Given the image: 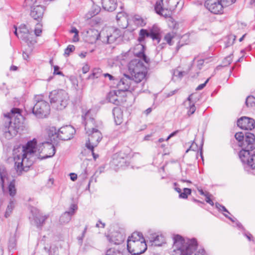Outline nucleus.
Returning a JSON list of instances; mask_svg holds the SVG:
<instances>
[{"label":"nucleus","instance_id":"f257e3e1","mask_svg":"<svg viewBox=\"0 0 255 255\" xmlns=\"http://www.w3.org/2000/svg\"><path fill=\"white\" fill-rule=\"evenodd\" d=\"M55 151V147L51 142L45 141L37 144L35 139L30 140L23 146L22 154L14 156L15 169L19 173L26 172L36 158L43 160L51 157Z\"/></svg>","mask_w":255,"mask_h":255},{"label":"nucleus","instance_id":"f03ea898","mask_svg":"<svg viewBox=\"0 0 255 255\" xmlns=\"http://www.w3.org/2000/svg\"><path fill=\"white\" fill-rule=\"evenodd\" d=\"M95 113L93 110H88L82 118L84 120L85 129L88 136V140L86 143V147L92 152L93 158L96 160L99 156L94 152V148L96 146L102 138L101 131L97 128V125L94 116Z\"/></svg>","mask_w":255,"mask_h":255},{"label":"nucleus","instance_id":"7ed1b4c3","mask_svg":"<svg viewBox=\"0 0 255 255\" xmlns=\"http://www.w3.org/2000/svg\"><path fill=\"white\" fill-rule=\"evenodd\" d=\"M23 119L21 110L19 108H12L10 113L4 115V124L2 130L5 138L9 139L16 135Z\"/></svg>","mask_w":255,"mask_h":255},{"label":"nucleus","instance_id":"20e7f679","mask_svg":"<svg viewBox=\"0 0 255 255\" xmlns=\"http://www.w3.org/2000/svg\"><path fill=\"white\" fill-rule=\"evenodd\" d=\"M173 255H190L197 248V242L195 239H188L187 241L180 235L173 237Z\"/></svg>","mask_w":255,"mask_h":255},{"label":"nucleus","instance_id":"39448f33","mask_svg":"<svg viewBox=\"0 0 255 255\" xmlns=\"http://www.w3.org/2000/svg\"><path fill=\"white\" fill-rule=\"evenodd\" d=\"M127 249L132 255H140L145 252L147 246L142 233L135 232L128 237Z\"/></svg>","mask_w":255,"mask_h":255},{"label":"nucleus","instance_id":"423d86ee","mask_svg":"<svg viewBox=\"0 0 255 255\" xmlns=\"http://www.w3.org/2000/svg\"><path fill=\"white\" fill-rule=\"evenodd\" d=\"M49 98L53 107L58 110L64 109L67 107L69 100L68 93L61 89L54 90L50 92Z\"/></svg>","mask_w":255,"mask_h":255},{"label":"nucleus","instance_id":"0eeeda50","mask_svg":"<svg viewBox=\"0 0 255 255\" xmlns=\"http://www.w3.org/2000/svg\"><path fill=\"white\" fill-rule=\"evenodd\" d=\"M14 28L15 29L14 34L27 44L31 51L33 48L34 45L36 43L32 31H30L25 24H21L18 29L15 25H14Z\"/></svg>","mask_w":255,"mask_h":255},{"label":"nucleus","instance_id":"6e6552de","mask_svg":"<svg viewBox=\"0 0 255 255\" xmlns=\"http://www.w3.org/2000/svg\"><path fill=\"white\" fill-rule=\"evenodd\" d=\"M95 34L94 40H101L102 42L107 44H111L116 42L122 35L121 30L118 28H112L106 31L99 32L98 30L93 31Z\"/></svg>","mask_w":255,"mask_h":255},{"label":"nucleus","instance_id":"1a4fd4ad","mask_svg":"<svg viewBox=\"0 0 255 255\" xmlns=\"http://www.w3.org/2000/svg\"><path fill=\"white\" fill-rule=\"evenodd\" d=\"M130 152V149L127 148L125 150L115 154L113 158L112 164L117 169L124 168L128 166L129 162L127 160V158L129 156Z\"/></svg>","mask_w":255,"mask_h":255},{"label":"nucleus","instance_id":"9d476101","mask_svg":"<svg viewBox=\"0 0 255 255\" xmlns=\"http://www.w3.org/2000/svg\"><path fill=\"white\" fill-rule=\"evenodd\" d=\"M50 108L46 101H40L36 103L32 108V113L38 118H45L49 114Z\"/></svg>","mask_w":255,"mask_h":255},{"label":"nucleus","instance_id":"9b49d317","mask_svg":"<svg viewBox=\"0 0 255 255\" xmlns=\"http://www.w3.org/2000/svg\"><path fill=\"white\" fill-rule=\"evenodd\" d=\"M30 211L32 215L34 224L38 229L41 230L45 224V221L48 218L49 215H43L38 209L33 207L31 208Z\"/></svg>","mask_w":255,"mask_h":255},{"label":"nucleus","instance_id":"f8f14e48","mask_svg":"<svg viewBox=\"0 0 255 255\" xmlns=\"http://www.w3.org/2000/svg\"><path fill=\"white\" fill-rule=\"evenodd\" d=\"M75 132V130L72 126H66L58 130L57 137L63 140H68L73 137Z\"/></svg>","mask_w":255,"mask_h":255},{"label":"nucleus","instance_id":"ddd939ff","mask_svg":"<svg viewBox=\"0 0 255 255\" xmlns=\"http://www.w3.org/2000/svg\"><path fill=\"white\" fill-rule=\"evenodd\" d=\"M240 158L244 164H247L253 169H255V153L246 150H241L239 154Z\"/></svg>","mask_w":255,"mask_h":255},{"label":"nucleus","instance_id":"4468645a","mask_svg":"<svg viewBox=\"0 0 255 255\" xmlns=\"http://www.w3.org/2000/svg\"><path fill=\"white\" fill-rule=\"evenodd\" d=\"M242 150L249 151L255 149V136L251 132L245 133L244 140L241 143Z\"/></svg>","mask_w":255,"mask_h":255},{"label":"nucleus","instance_id":"2eb2a0df","mask_svg":"<svg viewBox=\"0 0 255 255\" xmlns=\"http://www.w3.org/2000/svg\"><path fill=\"white\" fill-rule=\"evenodd\" d=\"M205 6L212 13L214 14L222 13L224 7L220 1L205 0Z\"/></svg>","mask_w":255,"mask_h":255},{"label":"nucleus","instance_id":"dca6fc26","mask_svg":"<svg viewBox=\"0 0 255 255\" xmlns=\"http://www.w3.org/2000/svg\"><path fill=\"white\" fill-rule=\"evenodd\" d=\"M114 84H117V87L119 91L125 92L128 90L132 84H133L131 79L128 75H125V76L119 81L116 80Z\"/></svg>","mask_w":255,"mask_h":255},{"label":"nucleus","instance_id":"f3484780","mask_svg":"<svg viewBox=\"0 0 255 255\" xmlns=\"http://www.w3.org/2000/svg\"><path fill=\"white\" fill-rule=\"evenodd\" d=\"M237 125L242 129L252 130L255 127V121L247 117H242L237 121Z\"/></svg>","mask_w":255,"mask_h":255},{"label":"nucleus","instance_id":"a211bd4d","mask_svg":"<svg viewBox=\"0 0 255 255\" xmlns=\"http://www.w3.org/2000/svg\"><path fill=\"white\" fill-rule=\"evenodd\" d=\"M128 68L131 72L144 71L145 66L141 59H135L132 60L128 64Z\"/></svg>","mask_w":255,"mask_h":255},{"label":"nucleus","instance_id":"6ab92c4d","mask_svg":"<svg viewBox=\"0 0 255 255\" xmlns=\"http://www.w3.org/2000/svg\"><path fill=\"white\" fill-rule=\"evenodd\" d=\"M31 8L30 15L34 19L39 20L43 17L44 8L40 5H36Z\"/></svg>","mask_w":255,"mask_h":255},{"label":"nucleus","instance_id":"aec40b11","mask_svg":"<svg viewBox=\"0 0 255 255\" xmlns=\"http://www.w3.org/2000/svg\"><path fill=\"white\" fill-rule=\"evenodd\" d=\"M162 4V0L157 1L154 6L155 10L158 14L163 16L166 18L168 17L170 15L169 8H168V7H163Z\"/></svg>","mask_w":255,"mask_h":255},{"label":"nucleus","instance_id":"412c9836","mask_svg":"<svg viewBox=\"0 0 255 255\" xmlns=\"http://www.w3.org/2000/svg\"><path fill=\"white\" fill-rule=\"evenodd\" d=\"M151 35V39L153 41H156L158 44L161 40V29L156 25H153L151 27L148 28Z\"/></svg>","mask_w":255,"mask_h":255},{"label":"nucleus","instance_id":"4be33fe9","mask_svg":"<svg viewBox=\"0 0 255 255\" xmlns=\"http://www.w3.org/2000/svg\"><path fill=\"white\" fill-rule=\"evenodd\" d=\"M102 7L107 11H113L117 6V0H102Z\"/></svg>","mask_w":255,"mask_h":255},{"label":"nucleus","instance_id":"5701e85b","mask_svg":"<svg viewBox=\"0 0 255 255\" xmlns=\"http://www.w3.org/2000/svg\"><path fill=\"white\" fill-rule=\"evenodd\" d=\"M113 115L114 117L115 122L117 125H119L123 122V112L119 107H115L113 109Z\"/></svg>","mask_w":255,"mask_h":255},{"label":"nucleus","instance_id":"b1692460","mask_svg":"<svg viewBox=\"0 0 255 255\" xmlns=\"http://www.w3.org/2000/svg\"><path fill=\"white\" fill-rule=\"evenodd\" d=\"M164 40L170 46L173 45L175 41L178 40L176 32L171 31L165 34Z\"/></svg>","mask_w":255,"mask_h":255},{"label":"nucleus","instance_id":"393cba45","mask_svg":"<svg viewBox=\"0 0 255 255\" xmlns=\"http://www.w3.org/2000/svg\"><path fill=\"white\" fill-rule=\"evenodd\" d=\"M120 92L118 90L110 92L107 96L108 101L115 105H120V101L118 96V93L120 94Z\"/></svg>","mask_w":255,"mask_h":255},{"label":"nucleus","instance_id":"a878e982","mask_svg":"<svg viewBox=\"0 0 255 255\" xmlns=\"http://www.w3.org/2000/svg\"><path fill=\"white\" fill-rule=\"evenodd\" d=\"M132 79V83H138L140 82L145 77L144 71H136L135 72H131Z\"/></svg>","mask_w":255,"mask_h":255},{"label":"nucleus","instance_id":"bb28decb","mask_svg":"<svg viewBox=\"0 0 255 255\" xmlns=\"http://www.w3.org/2000/svg\"><path fill=\"white\" fill-rule=\"evenodd\" d=\"M137 49H140L138 52H134V54L145 63H148L149 62V59L146 56L144 52V46L142 44H139L136 46Z\"/></svg>","mask_w":255,"mask_h":255},{"label":"nucleus","instance_id":"cd10ccee","mask_svg":"<svg viewBox=\"0 0 255 255\" xmlns=\"http://www.w3.org/2000/svg\"><path fill=\"white\" fill-rule=\"evenodd\" d=\"M146 37H150L151 38V35L148 29H141L139 31L138 41L139 42H142Z\"/></svg>","mask_w":255,"mask_h":255},{"label":"nucleus","instance_id":"c85d7f7f","mask_svg":"<svg viewBox=\"0 0 255 255\" xmlns=\"http://www.w3.org/2000/svg\"><path fill=\"white\" fill-rule=\"evenodd\" d=\"M124 236L121 233H117L115 236H112L110 239V241L114 242V244L115 245H120L124 241Z\"/></svg>","mask_w":255,"mask_h":255},{"label":"nucleus","instance_id":"c756f323","mask_svg":"<svg viewBox=\"0 0 255 255\" xmlns=\"http://www.w3.org/2000/svg\"><path fill=\"white\" fill-rule=\"evenodd\" d=\"M48 136L50 139L51 142L55 141L57 138L58 130L54 127H50L47 131Z\"/></svg>","mask_w":255,"mask_h":255},{"label":"nucleus","instance_id":"7c9ffc66","mask_svg":"<svg viewBox=\"0 0 255 255\" xmlns=\"http://www.w3.org/2000/svg\"><path fill=\"white\" fill-rule=\"evenodd\" d=\"M8 190L9 195L13 197L16 193V189L15 187V179L12 180L8 185Z\"/></svg>","mask_w":255,"mask_h":255},{"label":"nucleus","instance_id":"2f4dec72","mask_svg":"<svg viewBox=\"0 0 255 255\" xmlns=\"http://www.w3.org/2000/svg\"><path fill=\"white\" fill-rule=\"evenodd\" d=\"M102 75V71L100 68H94L92 71V73L90 75L87 79L98 78L100 77V76Z\"/></svg>","mask_w":255,"mask_h":255},{"label":"nucleus","instance_id":"473e14b6","mask_svg":"<svg viewBox=\"0 0 255 255\" xmlns=\"http://www.w3.org/2000/svg\"><path fill=\"white\" fill-rule=\"evenodd\" d=\"M16 247V240L15 236H13L10 237L8 242V250L13 251L15 250Z\"/></svg>","mask_w":255,"mask_h":255},{"label":"nucleus","instance_id":"72a5a7b5","mask_svg":"<svg viewBox=\"0 0 255 255\" xmlns=\"http://www.w3.org/2000/svg\"><path fill=\"white\" fill-rule=\"evenodd\" d=\"M101 11V7L97 5L94 4L92 7L91 11L87 14V17H89V15L90 17H93L98 14Z\"/></svg>","mask_w":255,"mask_h":255},{"label":"nucleus","instance_id":"f704fd0d","mask_svg":"<svg viewBox=\"0 0 255 255\" xmlns=\"http://www.w3.org/2000/svg\"><path fill=\"white\" fill-rule=\"evenodd\" d=\"M71 216L68 213L64 212L60 217L59 222L61 224H66L69 223L71 220Z\"/></svg>","mask_w":255,"mask_h":255},{"label":"nucleus","instance_id":"c9c22d12","mask_svg":"<svg viewBox=\"0 0 255 255\" xmlns=\"http://www.w3.org/2000/svg\"><path fill=\"white\" fill-rule=\"evenodd\" d=\"M15 204V200L13 199H11L9 201V204L7 205L6 210L5 212V216L6 217L9 216L10 213L14 208Z\"/></svg>","mask_w":255,"mask_h":255},{"label":"nucleus","instance_id":"e433bc0d","mask_svg":"<svg viewBox=\"0 0 255 255\" xmlns=\"http://www.w3.org/2000/svg\"><path fill=\"white\" fill-rule=\"evenodd\" d=\"M179 0H168L167 1L168 3L167 7L169 11L174 10L179 3Z\"/></svg>","mask_w":255,"mask_h":255},{"label":"nucleus","instance_id":"4c0bfd02","mask_svg":"<svg viewBox=\"0 0 255 255\" xmlns=\"http://www.w3.org/2000/svg\"><path fill=\"white\" fill-rule=\"evenodd\" d=\"M192 190L190 188H184L183 189V192H181L179 194V198L182 199H187L188 198V195L191 194Z\"/></svg>","mask_w":255,"mask_h":255},{"label":"nucleus","instance_id":"58836bf2","mask_svg":"<svg viewBox=\"0 0 255 255\" xmlns=\"http://www.w3.org/2000/svg\"><path fill=\"white\" fill-rule=\"evenodd\" d=\"M152 241L154 243L155 246H160L164 242V239L163 237L162 236H156L154 238Z\"/></svg>","mask_w":255,"mask_h":255},{"label":"nucleus","instance_id":"ea45409f","mask_svg":"<svg viewBox=\"0 0 255 255\" xmlns=\"http://www.w3.org/2000/svg\"><path fill=\"white\" fill-rule=\"evenodd\" d=\"M77 209V205L74 204H72L71 205L68 211H66L65 213H68V214L72 217L75 214V212Z\"/></svg>","mask_w":255,"mask_h":255},{"label":"nucleus","instance_id":"a19ab883","mask_svg":"<svg viewBox=\"0 0 255 255\" xmlns=\"http://www.w3.org/2000/svg\"><path fill=\"white\" fill-rule=\"evenodd\" d=\"M245 134L242 132H239L235 134V137L239 141L240 146H241V143L244 140Z\"/></svg>","mask_w":255,"mask_h":255},{"label":"nucleus","instance_id":"79ce46f5","mask_svg":"<svg viewBox=\"0 0 255 255\" xmlns=\"http://www.w3.org/2000/svg\"><path fill=\"white\" fill-rule=\"evenodd\" d=\"M70 32L71 33H75L73 38V42H77L79 41V31L75 27H72V29L70 30Z\"/></svg>","mask_w":255,"mask_h":255},{"label":"nucleus","instance_id":"37998d69","mask_svg":"<svg viewBox=\"0 0 255 255\" xmlns=\"http://www.w3.org/2000/svg\"><path fill=\"white\" fill-rule=\"evenodd\" d=\"M134 22L137 24L141 26H143L146 24L144 20L140 16H135L134 18Z\"/></svg>","mask_w":255,"mask_h":255},{"label":"nucleus","instance_id":"c03bdc74","mask_svg":"<svg viewBox=\"0 0 255 255\" xmlns=\"http://www.w3.org/2000/svg\"><path fill=\"white\" fill-rule=\"evenodd\" d=\"M247 107H252L255 104V98L253 96H248L246 101Z\"/></svg>","mask_w":255,"mask_h":255},{"label":"nucleus","instance_id":"a18cd8bd","mask_svg":"<svg viewBox=\"0 0 255 255\" xmlns=\"http://www.w3.org/2000/svg\"><path fill=\"white\" fill-rule=\"evenodd\" d=\"M75 49V47L73 45H69L65 49L64 55L65 56H69L71 52H73Z\"/></svg>","mask_w":255,"mask_h":255},{"label":"nucleus","instance_id":"49530a36","mask_svg":"<svg viewBox=\"0 0 255 255\" xmlns=\"http://www.w3.org/2000/svg\"><path fill=\"white\" fill-rule=\"evenodd\" d=\"M233 61V54H230L229 56L224 58L223 61V66H227L230 64Z\"/></svg>","mask_w":255,"mask_h":255},{"label":"nucleus","instance_id":"de8ad7c7","mask_svg":"<svg viewBox=\"0 0 255 255\" xmlns=\"http://www.w3.org/2000/svg\"><path fill=\"white\" fill-rule=\"evenodd\" d=\"M215 207L219 211L225 212L229 214H230V212L226 209V208L224 206L219 203L218 202H216L215 203Z\"/></svg>","mask_w":255,"mask_h":255},{"label":"nucleus","instance_id":"09e8293b","mask_svg":"<svg viewBox=\"0 0 255 255\" xmlns=\"http://www.w3.org/2000/svg\"><path fill=\"white\" fill-rule=\"evenodd\" d=\"M187 109H188L187 111V114L188 116L193 114L196 109V107L195 106V103H192V104L189 105V107H187Z\"/></svg>","mask_w":255,"mask_h":255},{"label":"nucleus","instance_id":"8fccbe9b","mask_svg":"<svg viewBox=\"0 0 255 255\" xmlns=\"http://www.w3.org/2000/svg\"><path fill=\"white\" fill-rule=\"evenodd\" d=\"M44 249L48 253L49 255H58V249L56 248L48 249L47 248L44 247Z\"/></svg>","mask_w":255,"mask_h":255},{"label":"nucleus","instance_id":"3c124183","mask_svg":"<svg viewBox=\"0 0 255 255\" xmlns=\"http://www.w3.org/2000/svg\"><path fill=\"white\" fill-rule=\"evenodd\" d=\"M37 0H25L24 6L26 7H32L35 6L34 4L36 3Z\"/></svg>","mask_w":255,"mask_h":255},{"label":"nucleus","instance_id":"603ef678","mask_svg":"<svg viewBox=\"0 0 255 255\" xmlns=\"http://www.w3.org/2000/svg\"><path fill=\"white\" fill-rule=\"evenodd\" d=\"M41 33H42L41 25L38 23L36 25V26L34 29L35 36L34 35V36L35 37V36H39L41 35Z\"/></svg>","mask_w":255,"mask_h":255},{"label":"nucleus","instance_id":"864d4df0","mask_svg":"<svg viewBox=\"0 0 255 255\" xmlns=\"http://www.w3.org/2000/svg\"><path fill=\"white\" fill-rule=\"evenodd\" d=\"M236 0H221L220 1L224 7L231 5L235 2Z\"/></svg>","mask_w":255,"mask_h":255},{"label":"nucleus","instance_id":"5fc2aeb1","mask_svg":"<svg viewBox=\"0 0 255 255\" xmlns=\"http://www.w3.org/2000/svg\"><path fill=\"white\" fill-rule=\"evenodd\" d=\"M204 196L206 197L205 201L207 203H208L211 206H213L214 205V202L211 199V197H212V195L209 192L206 194V195Z\"/></svg>","mask_w":255,"mask_h":255},{"label":"nucleus","instance_id":"6e6d98bb","mask_svg":"<svg viewBox=\"0 0 255 255\" xmlns=\"http://www.w3.org/2000/svg\"><path fill=\"white\" fill-rule=\"evenodd\" d=\"M243 234L250 241L255 242L253 235L249 232H247L246 230L244 231Z\"/></svg>","mask_w":255,"mask_h":255},{"label":"nucleus","instance_id":"4d7b16f0","mask_svg":"<svg viewBox=\"0 0 255 255\" xmlns=\"http://www.w3.org/2000/svg\"><path fill=\"white\" fill-rule=\"evenodd\" d=\"M54 179L53 178L49 177L47 180L46 186L48 187H51L54 184Z\"/></svg>","mask_w":255,"mask_h":255},{"label":"nucleus","instance_id":"13d9d810","mask_svg":"<svg viewBox=\"0 0 255 255\" xmlns=\"http://www.w3.org/2000/svg\"><path fill=\"white\" fill-rule=\"evenodd\" d=\"M210 80V78H208L206 81L203 84H201L200 85H199L196 89V90L197 91H199V90H201L202 89H203L205 87V86L206 85L207 83L208 82V81H209Z\"/></svg>","mask_w":255,"mask_h":255},{"label":"nucleus","instance_id":"bf43d9fd","mask_svg":"<svg viewBox=\"0 0 255 255\" xmlns=\"http://www.w3.org/2000/svg\"><path fill=\"white\" fill-rule=\"evenodd\" d=\"M43 99V95H36L34 97V101L36 102V103H38L40 101H45Z\"/></svg>","mask_w":255,"mask_h":255},{"label":"nucleus","instance_id":"052dcab7","mask_svg":"<svg viewBox=\"0 0 255 255\" xmlns=\"http://www.w3.org/2000/svg\"><path fill=\"white\" fill-rule=\"evenodd\" d=\"M204 62H205V60L204 59H200V60H198L197 66L199 70H200L202 68Z\"/></svg>","mask_w":255,"mask_h":255},{"label":"nucleus","instance_id":"680f3d73","mask_svg":"<svg viewBox=\"0 0 255 255\" xmlns=\"http://www.w3.org/2000/svg\"><path fill=\"white\" fill-rule=\"evenodd\" d=\"M106 255H116V252L114 249H110L107 250Z\"/></svg>","mask_w":255,"mask_h":255},{"label":"nucleus","instance_id":"e2e57ef3","mask_svg":"<svg viewBox=\"0 0 255 255\" xmlns=\"http://www.w3.org/2000/svg\"><path fill=\"white\" fill-rule=\"evenodd\" d=\"M184 74H185V72L178 71L175 72L174 73L175 76L178 77L179 78H182Z\"/></svg>","mask_w":255,"mask_h":255},{"label":"nucleus","instance_id":"0e129e2a","mask_svg":"<svg viewBox=\"0 0 255 255\" xmlns=\"http://www.w3.org/2000/svg\"><path fill=\"white\" fill-rule=\"evenodd\" d=\"M6 171L3 165H0V175H5Z\"/></svg>","mask_w":255,"mask_h":255},{"label":"nucleus","instance_id":"69168bd1","mask_svg":"<svg viewBox=\"0 0 255 255\" xmlns=\"http://www.w3.org/2000/svg\"><path fill=\"white\" fill-rule=\"evenodd\" d=\"M125 13L123 12H119L116 16V19L118 22L121 19L124 17Z\"/></svg>","mask_w":255,"mask_h":255},{"label":"nucleus","instance_id":"338daca9","mask_svg":"<svg viewBox=\"0 0 255 255\" xmlns=\"http://www.w3.org/2000/svg\"><path fill=\"white\" fill-rule=\"evenodd\" d=\"M103 76L105 77H108L109 80L112 81L113 80L115 82H116L117 79H115L114 76H113L112 75L109 74V73H105L103 74Z\"/></svg>","mask_w":255,"mask_h":255},{"label":"nucleus","instance_id":"774afa93","mask_svg":"<svg viewBox=\"0 0 255 255\" xmlns=\"http://www.w3.org/2000/svg\"><path fill=\"white\" fill-rule=\"evenodd\" d=\"M194 255H206V252L203 249H200Z\"/></svg>","mask_w":255,"mask_h":255}]
</instances>
